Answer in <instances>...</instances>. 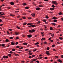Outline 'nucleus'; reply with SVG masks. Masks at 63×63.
Segmentation results:
<instances>
[{
	"mask_svg": "<svg viewBox=\"0 0 63 63\" xmlns=\"http://www.w3.org/2000/svg\"><path fill=\"white\" fill-rule=\"evenodd\" d=\"M7 34H8L9 35H10V33L8 31H7Z\"/></svg>",
	"mask_w": 63,
	"mask_h": 63,
	"instance_id": "obj_37",
	"label": "nucleus"
},
{
	"mask_svg": "<svg viewBox=\"0 0 63 63\" xmlns=\"http://www.w3.org/2000/svg\"><path fill=\"white\" fill-rule=\"evenodd\" d=\"M29 8V7H25V9H28Z\"/></svg>",
	"mask_w": 63,
	"mask_h": 63,
	"instance_id": "obj_26",
	"label": "nucleus"
},
{
	"mask_svg": "<svg viewBox=\"0 0 63 63\" xmlns=\"http://www.w3.org/2000/svg\"><path fill=\"white\" fill-rule=\"evenodd\" d=\"M43 21L44 22H46V20H43Z\"/></svg>",
	"mask_w": 63,
	"mask_h": 63,
	"instance_id": "obj_48",
	"label": "nucleus"
},
{
	"mask_svg": "<svg viewBox=\"0 0 63 63\" xmlns=\"http://www.w3.org/2000/svg\"><path fill=\"white\" fill-rule=\"evenodd\" d=\"M32 27H36V26H35V25H32Z\"/></svg>",
	"mask_w": 63,
	"mask_h": 63,
	"instance_id": "obj_15",
	"label": "nucleus"
},
{
	"mask_svg": "<svg viewBox=\"0 0 63 63\" xmlns=\"http://www.w3.org/2000/svg\"><path fill=\"white\" fill-rule=\"evenodd\" d=\"M50 10L51 11H53L54 10V8H51L50 9Z\"/></svg>",
	"mask_w": 63,
	"mask_h": 63,
	"instance_id": "obj_13",
	"label": "nucleus"
},
{
	"mask_svg": "<svg viewBox=\"0 0 63 63\" xmlns=\"http://www.w3.org/2000/svg\"><path fill=\"white\" fill-rule=\"evenodd\" d=\"M52 3L53 5H54L55 4H56V2L55 1H52Z\"/></svg>",
	"mask_w": 63,
	"mask_h": 63,
	"instance_id": "obj_5",
	"label": "nucleus"
},
{
	"mask_svg": "<svg viewBox=\"0 0 63 63\" xmlns=\"http://www.w3.org/2000/svg\"><path fill=\"white\" fill-rule=\"evenodd\" d=\"M50 30H53V29H52V27H51L50 28Z\"/></svg>",
	"mask_w": 63,
	"mask_h": 63,
	"instance_id": "obj_28",
	"label": "nucleus"
},
{
	"mask_svg": "<svg viewBox=\"0 0 63 63\" xmlns=\"http://www.w3.org/2000/svg\"><path fill=\"white\" fill-rule=\"evenodd\" d=\"M52 8H55V6L54 5H52Z\"/></svg>",
	"mask_w": 63,
	"mask_h": 63,
	"instance_id": "obj_43",
	"label": "nucleus"
},
{
	"mask_svg": "<svg viewBox=\"0 0 63 63\" xmlns=\"http://www.w3.org/2000/svg\"><path fill=\"white\" fill-rule=\"evenodd\" d=\"M61 57L62 58H63V55H61Z\"/></svg>",
	"mask_w": 63,
	"mask_h": 63,
	"instance_id": "obj_62",
	"label": "nucleus"
},
{
	"mask_svg": "<svg viewBox=\"0 0 63 63\" xmlns=\"http://www.w3.org/2000/svg\"><path fill=\"white\" fill-rule=\"evenodd\" d=\"M10 4L11 5H14V3L13 2H11Z\"/></svg>",
	"mask_w": 63,
	"mask_h": 63,
	"instance_id": "obj_11",
	"label": "nucleus"
},
{
	"mask_svg": "<svg viewBox=\"0 0 63 63\" xmlns=\"http://www.w3.org/2000/svg\"><path fill=\"white\" fill-rule=\"evenodd\" d=\"M15 33L16 35H19V34H20V33H19V32H15Z\"/></svg>",
	"mask_w": 63,
	"mask_h": 63,
	"instance_id": "obj_7",
	"label": "nucleus"
},
{
	"mask_svg": "<svg viewBox=\"0 0 63 63\" xmlns=\"http://www.w3.org/2000/svg\"><path fill=\"white\" fill-rule=\"evenodd\" d=\"M19 39V38H18V37L17 36L16 37V40H18Z\"/></svg>",
	"mask_w": 63,
	"mask_h": 63,
	"instance_id": "obj_41",
	"label": "nucleus"
},
{
	"mask_svg": "<svg viewBox=\"0 0 63 63\" xmlns=\"http://www.w3.org/2000/svg\"><path fill=\"white\" fill-rule=\"evenodd\" d=\"M47 50H49V47L47 48Z\"/></svg>",
	"mask_w": 63,
	"mask_h": 63,
	"instance_id": "obj_51",
	"label": "nucleus"
},
{
	"mask_svg": "<svg viewBox=\"0 0 63 63\" xmlns=\"http://www.w3.org/2000/svg\"><path fill=\"white\" fill-rule=\"evenodd\" d=\"M29 58H32V57L31 56H29Z\"/></svg>",
	"mask_w": 63,
	"mask_h": 63,
	"instance_id": "obj_54",
	"label": "nucleus"
},
{
	"mask_svg": "<svg viewBox=\"0 0 63 63\" xmlns=\"http://www.w3.org/2000/svg\"><path fill=\"white\" fill-rule=\"evenodd\" d=\"M23 15H24V16H26V13H23Z\"/></svg>",
	"mask_w": 63,
	"mask_h": 63,
	"instance_id": "obj_38",
	"label": "nucleus"
},
{
	"mask_svg": "<svg viewBox=\"0 0 63 63\" xmlns=\"http://www.w3.org/2000/svg\"><path fill=\"white\" fill-rule=\"evenodd\" d=\"M5 45L4 44H1V46H2V47H3L4 46H5Z\"/></svg>",
	"mask_w": 63,
	"mask_h": 63,
	"instance_id": "obj_18",
	"label": "nucleus"
},
{
	"mask_svg": "<svg viewBox=\"0 0 63 63\" xmlns=\"http://www.w3.org/2000/svg\"><path fill=\"white\" fill-rule=\"evenodd\" d=\"M50 35L51 36H52V37H53L54 36V34H51Z\"/></svg>",
	"mask_w": 63,
	"mask_h": 63,
	"instance_id": "obj_52",
	"label": "nucleus"
},
{
	"mask_svg": "<svg viewBox=\"0 0 63 63\" xmlns=\"http://www.w3.org/2000/svg\"><path fill=\"white\" fill-rule=\"evenodd\" d=\"M45 59H47V57H45L44 58Z\"/></svg>",
	"mask_w": 63,
	"mask_h": 63,
	"instance_id": "obj_55",
	"label": "nucleus"
},
{
	"mask_svg": "<svg viewBox=\"0 0 63 63\" xmlns=\"http://www.w3.org/2000/svg\"><path fill=\"white\" fill-rule=\"evenodd\" d=\"M46 18H48V16H46Z\"/></svg>",
	"mask_w": 63,
	"mask_h": 63,
	"instance_id": "obj_32",
	"label": "nucleus"
},
{
	"mask_svg": "<svg viewBox=\"0 0 63 63\" xmlns=\"http://www.w3.org/2000/svg\"><path fill=\"white\" fill-rule=\"evenodd\" d=\"M32 24V23H29L27 24V25H30Z\"/></svg>",
	"mask_w": 63,
	"mask_h": 63,
	"instance_id": "obj_6",
	"label": "nucleus"
},
{
	"mask_svg": "<svg viewBox=\"0 0 63 63\" xmlns=\"http://www.w3.org/2000/svg\"><path fill=\"white\" fill-rule=\"evenodd\" d=\"M54 22H56L57 21V20H54L53 21Z\"/></svg>",
	"mask_w": 63,
	"mask_h": 63,
	"instance_id": "obj_31",
	"label": "nucleus"
},
{
	"mask_svg": "<svg viewBox=\"0 0 63 63\" xmlns=\"http://www.w3.org/2000/svg\"><path fill=\"white\" fill-rule=\"evenodd\" d=\"M52 25H54V26H55V25H56V24H55L54 23H52Z\"/></svg>",
	"mask_w": 63,
	"mask_h": 63,
	"instance_id": "obj_29",
	"label": "nucleus"
},
{
	"mask_svg": "<svg viewBox=\"0 0 63 63\" xmlns=\"http://www.w3.org/2000/svg\"><path fill=\"white\" fill-rule=\"evenodd\" d=\"M44 33V32H41V34H42V35H43Z\"/></svg>",
	"mask_w": 63,
	"mask_h": 63,
	"instance_id": "obj_36",
	"label": "nucleus"
},
{
	"mask_svg": "<svg viewBox=\"0 0 63 63\" xmlns=\"http://www.w3.org/2000/svg\"><path fill=\"white\" fill-rule=\"evenodd\" d=\"M10 53H11V54H12V53H13V52H12V51H10Z\"/></svg>",
	"mask_w": 63,
	"mask_h": 63,
	"instance_id": "obj_59",
	"label": "nucleus"
},
{
	"mask_svg": "<svg viewBox=\"0 0 63 63\" xmlns=\"http://www.w3.org/2000/svg\"><path fill=\"white\" fill-rule=\"evenodd\" d=\"M46 53L48 55H50V54L49 53V51H47Z\"/></svg>",
	"mask_w": 63,
	"mask_h": 63,
	"instance_id": "obj_1",
	"label": "nucleus"
},
{
	"mask_svg": "<svg viewBox=\"0 0 63 63\" xmlns=\"http://www.w3.org/2000/svg\"><path fill=\"white\" fill-rule=\"evenodd\" d=\"M9 30H10V31H12L13 30L12 29H10Z\"/></svg>",
	"mask_w": 63,
	"mask_h": 63,
	"instance_id": "obj_61",
	"label": "nucleus"
},
{
	"mask_svg": "<svg viewBox=\"0 0 63 63\" xmlns=\"http://www.w3.org/2000/svg\"><path fill=\"white\" fill-rule=\"evenodd\" d=\"M12 51H15L16 50V49L15 48H13L12 49Z\"/></svg>",
	"mask_w": 63,
	"mask_h": 63,
	"instance_id": "obj_19",
	"label": "nucleus"
},
{
	"mask_svg": "<svg viewBox=\"0 0 63 63\" xmlns=\"http://www.w3.org/2000/svg\"><path fill=\"white\" fill-rule=\"evenodd\" d=\"M7 9H11V7H7Z\"/></svg>",
	"mask_w": 63,
	"mask_h": 63,
	"instance_id": "obj_45",
	"label": "nucleus"
},
{
	"mask_svg": "<svg viewBox=\"0 0 63 63\" xmlns=\"http://www.w3.org/2000/svg\"><path fill=\"white\" fill-rule=\"evenodd\" d=\"M39 7H43V6L42 5H39Z\"/></svg>",
	"mask_w": 63,
	"mask_h": 63,
	"instance_id": "obj_21",
	"label": "nucleus"
},
{
	"mask_svg": "<svg viewBox=\"0 0 63 63\" xmlns=\"http://www.w3.org/2000/svg\"><path fill=\"white\" fill-rule=\"evenodd\" d=\"M45 38H43L41 39L42 41H43V40H45Z\"/></svg>",
	"mask_w": 63,
	"mask_h": 63,
	"instance_id": "obj_39",
	"label": "nucleus"
},
{
	"mask_svg": "<svg viewBox=\"0 0 63 63\" xmlns=\"http://www.w3.org/2000/svg\"><path fill=\"white\" fill-rule=\"evenodd\" d=\"M36 60L35 59H33L32 60V61H36Z\"/></svg>",
	"mask_w": 63,
	"mask_h": 63,
	"instance_id": "obj_53",
	"label": "nucleus"
},
{
	"mask_svg": "<svg viewBox=\"0 0 63 63\" xmlns=\"http://www.w3.org/2000/svg\"><path fill=\"white\" fill-rule=\"evenodd\" d=\"M10 16H15V15L12 14H10Z\"/></svg>",
	"mask_w": 63,
	"mask_h": 63,
	"instance_id": "obj_30",
	"label": "nucleus"
},
{
	"mask_svg": "<svg viewBox=\"0 0 63 63\" xmlns=\"http://www.w3.org/2000/svg\"><path fill=\"white\" fill-rule=\"evenodd\" d=\"M62 13L61 12H60L59 13V15H62Z\"/></svg>",
	"mask_w": 63,
	"mask_h": 63,
	"instance_id": "obj_20",
	"label": "nucleus"
},
{
	"mask_svg": "<svg viewBox=\"0 0 63 63\" xmlns=\"http://www.w3.org/2000/svg\"><path fill=\"white\" fill-rule=\"evenodd\" d=\"M1 16H3V12H1Z\"/></svg>",
	"mask_w": 63,
	"mask_h": 63,
	"instance_id": "obj_34",
	"label": "nucleus"
},
{
	"mask_svg": "<svg viewBox=\"0 0 63 63\" xmlns=\"http://www.w3.org/2000/svg\"><path fill=\"white\" fill-rule=\"evenodd\" d=\"M10 39H13V37H10Z\"/></svg>",
	"mask_w": 63,
	"mask_h": 63,
	"instance_id": "obj_64",
	"label": "nucleus"
},
{
	"mask_svg": "<svg viewBox=\"0 0 63 63\" xmlns=\"http://www.w3.org/2000/svg\"><path fill=\"white\" fill-rule=\"evenodd\" d=\"M16 28H17L18 29H20V27H18V26H17L16 27Z\"/></svg>",
	"mask_w": 63,
	"mask_h": 63,
	"instance_id": "obj_33",
	"label": "nucleus"
},
{
	"mask_svg": "<svg viewBox=\"0 0 63 63\" xmlns=\"http://www.w3.org/2000/svg\"><path fill=\"white\" fill-rule=\"evenodd\" d=\"M58 61L59 62H62L61 61V60L60 59L58 60Z\"/></svg>",
	"mask_w": 63,
	"mask_h": 63,
	"instance_id": "obj_12",
	"label": "nucleus"
},
{
	"mask_svg": "<svg viewBox=\"0 0 63 63\" xmlns=\"http://www.w3.org/2000/svg\"><path fill=\"white\" fill-rule=\"evenodd\" d=\"M32 32L33 33V32H34L35 31V30L33 29L32 30Z\"/></svg>",
	"mask_w": 63,
	"mask_h": 63,
	"instance_id": "obj_14",
	"label": "nucleus"
},
{
	"mask_svg": "<svg viewBox=\"0 0 63 63\" xmlns=\"http://www.w3.org/2000/svg\"><path fill=\"white\" fill-rule=\"evenodd\" d=\"M29 32L30 33H32V30H30L29 31Z\"/></svg>",
	"mask_w": 63,
	"mask_h": 63,
	"instance_id": "obj_25",
	"label": "nucleus"
},
{
	"mask_svg": "<svg viewBox=\"0 0 63 63\" xmlns=\"http://www.w3.org/2000/svg\"><path fill=\"white\" fill-rule=\"evenodd\" d=\"M8 56H9V57H11V56H12V55L10 54H8Z\"/></svg>",
	"mask_w": 63,
	"mask_h": 63,
	"instance_id": "obj_24",
	"label": "nucleus"
},
{
	"mask_svg": "<svg viewBox=\"0 0 63 63\" xmlns=\"http://www.w3.org/2000/svg\"><path fill=\"white\" fill-rule=\"evenodd\" d=\"M32 35L31 34H29L27 35V36L28 38H31V37H32Z\"/></svg>",
	"mask_w": 63,
	"mask_h": 63,
	"instance_id": "obj_3",
	"label": "nucleus"
},
{
	"mask_svg": "<svg viewBox=\"0 0 63 63\" xmlns=\"http://www.w3.org/2000/svg\"><path fill=\"white\" fill-rule=\"evenodd\" d=\"M47 42H44V44L45 45L46 44H47Z\"/></svg>",
	"mask_w": 63,
	"mask_h": 63,
	"instance_id": "obj_47",
	"label": "nucleus"
},
{
	"mask_svg": "<svg viewBox=\"0 0 63 63\" xmlns=\"http://www.w3.org/2000/svg\"><path fill=\"white\" fill-rule=\"evenodd\" d=\"M23 44L24 45H27V43H23Z\"/></svg>",
	"mask_w": 63,
	"mask_h": 63,
	"instance_id": "obj_17",
	"label": "nucleus"
},
{
	"mask_svg": "<svg viewBox=\"0 0 63 63\" xmlns=\"http://www.w3.org/2000/svg\"><path fill=\"white\" fill-rule=\"evenodd\" d=\"M22 18H23V19H25V16L22 17Z\"/></svg>",
	"mask_w": 63,
	"mask_h": 63,
	"instance_id": "obj_40",
	"label": "nucleus"
},
{
	"mask_svg": "<svg viewBox=\"0 0 63 63\" xmlns=\"http://www.w3.org/2000/svg\"><path fill=\"white\" fill-rule=\"evenodd\" d=\"M36 10H40V8L39 7L36 8L35 9Z\"/></svg>",
	"mask_w": 63,
	"mask_h": 63,
	"instance_id": "obj_8",
	"label": "nucleus"
},
{
	"mask_svg": "<svg viewBox=\"0 0 63 63\" xmlns=\"http://www.w3.org/2000/svg\"><path fill=\"white\" fill-rule=\"evenodd\" d=\"M15 43L14 42H11V44L12 45H15Z\"/></svg>",
	"mask_w": 63,
	"mask_h": 63,
	"instance_id": "obj_9",
	"label": "nucleus"
},
{
	"mask_svg": "<svg viewBox=\"0 0 63 63\" xmlns=\"http://www.w3.org/2000/svg\"><path fill=\"white\" fill-rule=\"evenodd\" d=\"M52 47H55V45H52Z\"/></svg>",
	"mask_w": 63,
	"mask_h": 63,
	"instance_id": "obj_49",
	"label": "nucleus"
},
{
	"mask_svg": "<svg viewBox=\"0 0 63 63\" xmlns=\"http://www.w3.org/2000/svg\"><path fill=\"white\" fill-rule=\"evenodd\" d=\"M26 24H27V23H25L23 24V25H26Z\"/></svg>",
	"mask_w": 63,
	"mask_h": 63,
	"instance_id": "obj_27",
	"label": "nucleus"
},
{
	"mask_svg": "<svg viewBox=\"0 0 63 63\" xmlns=\"http://www.w3.org/2000/svg\"><path fill=\"white\" fill-rule=\"evenodd\" d=\"M27 5V4L25 3H24L23 4V6H25V5Z\"/></svg>",
	"mask_w": 63,
	"mask_h": 63,
	"instance_id": "obj_22",
	"label": "nucleus"
},
{
	"mask_svg": "<svg viewBox=\"0 0 63 63\" xmlns=\"http://www.w3.org/2000/svg\"><path fill=\"white\" fill-rule=\"evenodd\" d=\"M35 14H31V15L32 16H33V17H34L35 16Z\"/></svg>",
	"mask_w": 63,
	"mask_h": 63,
	"instance_id": "obj_10",
	"label": "nucleus"
},
{
	"mask_svg": "<svg viewBox=\"0 0 63 63\" xmlns=\"http://www.w3.org/2000/svg\"><path fill=\"white\" fill-rule=\"evenodd\" d=\"M29 54H30V55H32V53L31 52L29 53Z\"/></svg>",
	"mask_w": 63,
	"mask_h": 63,
	"instance_id": "obj_50",
	"label": "nucleus"
},
{
	"mask_svg": "<svg viewBox=\"0 0 63 63\" xmlns=\"http://www.w3.org/2000/svg\"><path fill=\"white\" fill-rule=\"evenodd\" d=\"M52 19H57V18L54 16L52 18Z\"/></svg>",
	"mask_w": 63,
	"mask_h": 63,
	"instance_id": "obj_4",
	"label": "nucleus"
},
{
	"mask_svg": "<svg viewBox=\"0 0 63 63\" xmlns=\"http://www.w3.org/2000/svg\"><path fill=\"white\" fill-rule=\"evenodd\" d=\"M38 44H39V43L37 42L35 44V45H38Z\"/></svg>",
	"mask_w": 63,
	"mask_h": 63,
	"instance_id": "obj_46",
	"label": "nucleus"
},
{
	"mask_svg": "<svg viewBox=\"0 0 63 63\" xmlns=\"http://www.w3.org/2000/svg\"><path fill=\"white\" fill-rule=\"evenodd\" d=\"M60 43H62V42H60V43H59L58 42H57V44L58 45H59V44H60Z\"/></svg>",
	"mask_w": 63,
	"mask_h": 63,
	"instance_id": "obj_42",
	"label": "nucleus"
},
{
	"mask_svg": "<svg viewBox=\"0 0 63 63\" xmlns=\"http://www.w3.org/2000/svg\"><path fill=\"white\" fill-rule=\"evenodd\" d=\"M37 50V49H35L33 50V51L34 52V51H36Z\"/></svg>",
	"mask_w": 63,
	"mask_h": 63,
	"instance_id": "obj_58",
	"label": "nucleus"
},
{
	"mask_svg": "<svg viewBox=\"0 0 63 63\" xmlns=\"http://www.w3.org/2000/svg\"><path fill=\"white\" fill-rule=\"evenodd\" d=\"M3 57L5 59L7 58H8V57L7 56H3Z\"/></svg>",
	"mask_w": 63,
	"mask_h": 63,
	"instance_id": "obj_2",
	"label": "nucleus"
},
{
	"mask_svg": "<svg viewBox=\"0 0 63 63\" xmlns=\"http://www.w3.org/2000/svg\"><path fill=\"white\" fill-rule=\"evenodd\" d=\"M36 62H37V63H39V61H37Z\"/></svg>",
	"mask_w": 63,
	"mask_h": 63,
	"instance_id": "obj_60",
	"label": "nucleus"
},
{
	"mask_svg": "<svg viewBox=\"0 0 63 63\" xmlns=\"http://www.w3.org/2000/svg\"><path fill=\"white\" fill-rule=\"evenodd\" d=\"M20 46H17L16 47V48H19Z\"/></svg>",
	"mask_w": 63,
	"mask_h": 63,
	"instance_id": "obj_44",
	"label": "nucleus"
},
{
	"mask_svg": "<svg viewBox=\"0 0 63 63\" xmlns=\"http://www.w3.org/2000/svg\"><path fill=\"white\" fill-rule=\"evenodd\" d=\"M18 44V42H16V45H17V44Z\"/></svg>",
	"mask_w": 63,
	"mask_h": 63,
	"instance_id": "obj_63",
	"label": "nucleus"
},
{
	"mask_svg": "<svg viewBox=\"0 0 63 63\" xmlns=\"http://www.w3.org/2000/svg\"><path fill=\"white\" fill-rule=\"evenodd\" d=\"M0 16L1 17H3V18H5V17H6L5 16Z\"/></svg>",
	"mask_w": 63,
	"mask_h": 63,
	"instance_id": "obj_35",
	"label": "nucleus"
},
{
	"mask_svg": "<svg viewBox=\"0 0 63 63\" xmlns=\"http://www.w3.org/2000/svg\"><path fill=\"white\" fill-rule=\"evenodd\" d=\"M42 58H43V57H40L39 58V59H42Z\"/></svg>",
	"mask_w": 63,
	"mask_h": 63,
	"instance_id": "obj_57",
	"label": "nucleus"
},
{
	"mask_svg": "<svg viewBox=\"0 0 63 63\" xmlns=\"http://www.w3.org/2000/svg\"><path fill=\"white\" fill-rule=\"evenodd\" d=\"M5 42H9V40L8 39H6L5 40Z\"/></svg>",
	"mask_w": 63,
	"mask_h": 63,
	"instance_id": "obj_23",
	"label": "nucleus"
},
{
	"mask_svg": "<svg viewBox=\"0 0 63 63\" xmlns=\"http://www.w3.org/2000/svg\"><path fill=\"white\" fill-rule=\"evenodd\" d=\"M59 38L60 40H63V38L62 37H59Z\"/></svg>",
	"mask_w": 63,
	"mask_h": 63,
	"instance_id": "obj_16",
	"label": "nucleus"
},
{
	"mask_svg": "<svg viewBox=\"0 0 63 63\" xmlns=\"http://www.w3.org/2000/svg\"><path fill=\"white\" fill-rule=\"evenodd\" d=\"M23 48V47H21V48H19L20 49H22Z\"/></svg>",
	"mask_w": 63,
	"mask_h": 63,
	"instance_id": "obj_56",
	"label": "nucleus"
}]
</instances>
